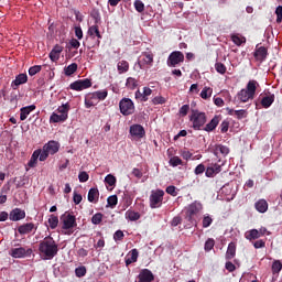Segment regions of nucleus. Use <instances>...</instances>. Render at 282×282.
Masks as SVG:
<instances>
[{"label": "nucleus", "mask_w": 282, "mask_h": 282, "mask_svg": "<svg viewBox=\"0 0 282 282\" xmlns=\"http://www.w3.org/2000/svg\"><path fill=\"white\" fill-rule=\"evenodd\" d=\"M152 104L153 106H163L166 104V98H164V96H154V98H152Z\"/></svg>", "instance_id": "obj_44"}, {"label": "nucleus", "mask_w": 282, "mask_h": 282, "mask_svg": "<svg viewBox=\"0 0 282 282\" xmlns=\"http://www.w3.org/2000/svg\"><path fill=\"white\" fill-rule=\"evenodd\" d=\"M61 143L56 142V140H50L42 147V154L40 161H46L48 155H54L59 151Z\"/></svg>", "instance_id": "obj_6"}, {"label": "nucleus", "mask_w": 282, "mask_h": 282, "mask_svg": "<svg viewBox=\"0 0 282 282\" xmlns=\"http://www.w3.org/2000/svg\"><path fill=\"white\" fill-rule=\"evenodd\" d=\"M184 62V53L182 51H173L167 57L169 67H177V65Z\"/></svg>", "instance_id": "obj_11"}, {"label": "nucleus", "mask_w": 282, "mask_h": 282, "mask_svg": "<svg viewBox=\"0 0 282 282\" xmlns=\"http://www.w3.org/2000/svg\"><path fill=\"white\" fill-rule=\"evenodd\" d=\"M154 62V55L152 53H143L141 59H139V67L144 68V65H152Z\"/></svg>", "instance_id": "obj_19"}, {"label": "nucleus", "mask_w": 282, "mask_h": 282, "mask_svg": "<svg viewBox=\"0 0 282 282\" xmlns=\"http://www.w3.org/2000/svg\"><path fill=\"white\" fill-rule=\"evenodd\" d=\"M220 122V117L215 116L213 119L203 128L204 131L210 132L215 131Z\"/></svg>", "instance_id": "obj_23"}, {"label": "nucleus", "mask_w": 282, "mask_h": 282, "mask_svg": "<svg viewBox=\"0 0 282 282\" xmlns=\"http://www.w3.org/2000/svg\"><path fill=\"white\" fill-rule=\"evenodd\" d=\"M212 95L213 88L205 86V88L202 89L200 97L203 98V100H208V98H210Z\"/></svg>", "instance_id": "obj_39"}, {"label": "nucleus", "mask_w": 282, "mask_h": 282, "mask_svg": "<svg viewBox=\"0 0 282 282\" xmlns=\"http://www.w3.org/2000/svg\"><path fill=\"white\" fill-rule=\"evenodd\" d=\"M214 246H215V239L209 238V239H207V241L205 242L204 249H205V251H210V250H213Z\"/></svg>", "instance_id": "obj_56"}, {"label": "nucleus", "mask_w": 282, "mask_h": 282, "mask_svg": "<svg viewBox=\"0 0 282 282\" xmlns=\"http://www.w3.org/2000/svg\"><path fill=\"white\" fill-rule=\"evenodd\" d=\"M154 279V274L150 269H142L138 275V282H152Z\"/></svg>", "instance_id": "obj_14"}, {"label": "nucleus", "mask_w": 282, "mask_h": 282, "mask_svg": "<svg viewBox=\"0 0 282 282\" xmlns=\"http://www.w3.org/2000/svg\"><path fill=\"white\" fill-rule=\"evenodd\" d=\"M93 83L91 79H78L75 80L69 85L70 89H74L75 91H83V89L91 88Z\"/></svg>", "instance_id": "obj_12"}, {"label": "nucleus", "mask_w": 282, "mask_h": 282, "mask_svg": "<svg viewBox=\"0 0 282 282\" xmlns=\"http://www.w3.org/2000/svg\"><path fill=\"white\" fill-rule=\"evenodd\" d=\"M271 269H272L273 274H279V272L282 271L281 260H274L273 263H272Z\"/></svg>", "instance_id": "obj_42"}, {"label": "nucleus", "mask_w": 282, "mask_h": 282, "mask_svg": "<svg viewBox=\"0 0 282 282\" xmlns=\"http://www.w3.org/2000/svg\"><path fill=\"white\" fill-rule=\"evenodd\" d=\"M189 121H192V127L194 130H203L207 122L206 112H199V110H192Z\"/></svg>", "instance_id": "obj_4"}, {"label": "nucleus", "mask_w": 282, "mask_h": 282, "mask_svg": "<svg viewBox=\"0 0 282 282\" xmlns=\"http://www.w3.org/2000/svg\"><path fill=\"white\" fill-rule=\"evenodd\" d=\"M25 83H28V74H19L12 80L11 86L13 89H18L20 85H25Z\"/></svg>", "instance_id": "obj_21"}, {"label": "nucleus", "mask_w": 282, "mask_h": 282, "mask_svg": "<svg viewBox=\"0 0 282 282\" xmlns=\"http://www.w3.org/2000/svg\"><path fill=\"white\" fill-rule=\"evenodd\" d=\"M215 69L216 72H218V74L224 75L227 72V66L225 65V63L217 62L215 63Z\"/></svg>", "instance_id": "obj_46"}, {"label": "nucleus", "mask_w": 282, "mask_h": 282, "mask_svg": "<svg viewBox=\"0 0 282 282\" xmlns=\"http://www.w3.org/2000/svg\"><path fill=\"white\" fill-rule=\"evenodd\" d=\"M78 70L77 63H70V65L64 67L65 76H73Z\"/></svg>", "instance_id": "obj_36"}, {"label": "nucleus", "mask_w": 282, "mask_h": 282, "mask_svg": "<svg viewBox=\"0 0 282 282\" xmlns=\"http://www.w3.org/2000/svg\"><path fill=\"white\" fill-rule=\"evenodd\" d=\"M86 272H87V269L85 265L77 267V269H75V274L77 278L86 276Z\"/></svg>", "instance_id": "obj_48"}, {"label": "nucleus", "mask_w": 282, "mask_h": 282, "mask_svg": "<svg viewBox=\"0 0 282 282\" xmlns=\"http://www.w3.org/2000/svg\"><path fill=\"white\" fill-rule=\"evenodd\" d=\"M273 101H275V95L269 94L262 97L260 104L264 109H269L272 106Z\"/></svg>", "instance_id": "obj_29"}, {"label": "nucleus", "mask_w": 282, "mask_h": 282, "mask_svg": "<svg viewBox=\"0 0 282 282\" xmlns=\"http://www.w3.org/2000/svg\"><path fill=\"white\" fill-rule=\"evenodd\" d=\"M59 224V218L56 215H50L48 225L51 229H56Z\"/></svg>", "instance_id": "obj_41"}, {"label": "nucleus", "mask_w": 282, "mask_h": 282, "mask_svg": "<svg viewBox=\"0 0 282 282\" xmlns=\"http://www.w3.org/2000/svg\"><path fill=\"white\" fill-rule=\"evenodd\" d=\"M108 206H110L111 208H115V206L118 205V196L113 195V196H109L107 199Z\"/></svg>", "instance_id": "obj_52"}, {"label": "nucleus", "mask_w": 282, "mask_h": 282, "mask_svg": "<svg viewBox=\"0 0 282 282\" xmlns=\"http://www.w3.org/2000/svg\"><path fill=\"white\" fill-rule=\"evenodd\" d=\"M152 93H153L152 89L148 88V87L143 88V93H141L140 89H138L135 91V98H141V101H148L149 97H151Z\"/></svg>", "instance_id": "obj_28"}, {"label": "nucleus", "mask_w": 282, "mask_h": 282, "mask_svg": "<svg viewBox=\"0 0 282 282\" xmlns=\"http://www.w3.org/2000/svg\"><path fill=\"white\" fill-rule=\"evenodd\" d=\"M42 70V66L41 65H34V66H30L29 68V76H36V74H39V72Z\"/></svg>", "instance_id": "obj_50"}, {"label": "nucleus", "mask_w": 282, "mask_h": 282, "mask_svg": "<svg viewBox=\"0 0 282 282\" xmlns=\"http://www.w3.org/2000/svg\"><path fill=\"white\" fill-rule=\"evenodd\" d=\"M213 224V218L208 215L207 217L203 218V227L207 228L210 227Z\"/></svg>", "instance_id": "obj_61"}, {"label": "nucleus", "mask_w": 282, "mask_h": 282, "mask_svg": "<svg viewBox=\"0 0 282 282\" xmlns=\"http://www.w3.org/2000/svg\"><path fill=\"white\" fill-rule=\"evenodd\" d=\"M113 239L115 241L118 243V241H122V239H124V232L123 230H117L115 234H113Z\"/></svg>", "instance_id": "obj_54"}, {"label": "nucleus", "mask_w": 282, "mask_h": 282, "mask_svg": "<svg viewBox=\"0 0 282 282\" xmlns=\"http://www.w3.org/2000/svg\"><path fill=\"white\" fill-rule=\"evenodd\" d=\"M36 109V105H28V107H22L20 110V119L21 121H25L28 119V116H30L33 110Z\"/></svg>", "instance_id": "obj_24"}, {"label": "nucleus", "mask_w": 282, "mask_h": 282, "mask_svg": "<svg viewBox=\"0 0 282 282\" xmlns=\"http://www.w3.org/2000/svg\"><path fill=\"white\" fill-rule=\"evenodd\" d=\"M165 192H166L167 194H170L171 196H173V197L177 196V191H176L175 185H169V186L165 188Z\"/></svg>", "instance_id": "obj_58"}, {"label": "nucleus", "mask_w": 282, "mask_h": 282, "mask_svg": "<svg viewBox=\"0 0 282 282\" xmlns=\"http://www.w3.org/2000/svg\"><path fill=\"white\" fill-rule=\"evenodd\" d=\"M41 154H43V149L34 150L33 154L31 155V159L29 160L28 166L30 169H35L37 164V160H41Z\"/></svg>", "instance_id": "obj_20"}, {"label": "nucleus", "mask_w": 282, "mask_h": 282, "mask_svg": "<svg viewBox=\"0 0 282 282\" xmlns=\"http://www.w3.org/2000/svg\"><path fill=\"white\" fill-rule=\"evenodd\" d=\"M118 70L120 74H123L124 72H128L130 68V63L127 62L126 59H122L121 62H118Z\"/></svg>", "instance_id": "obj_37"}, {"label": "nucleus", "mask_w": 282, "mask_h": 282, "mask_svg": "<svg viewBox=\"0 0 282 282\" xmlns=\"http://www.w3.org/2000/svg\"><path fill=\"white\" fill-rule=\"evenodd\" d=\"M9 253L13 259H25L26 257L32 256L33 250L32 248L26 249V248L20 247V248H12L9 251Z\"/></svg>", "instance_id": "obj_10"}, {"label": "nucleus", "mask_w": 282, "mask_h": 282, "mask_svg": "<svg viewBox=\"0 0 282 282\" xmlns=\"http://www.w3.org/2000/svg\"><path fill=\"white\" fill-rule=\"evenodd\" d=\"M78 180L82 183L88 182L89 181V175L87 173V171H80L78 174Z\"/></svg>", "instance_id": "obj_55"}, {"label": "nucleus", "mask_w": 282, "mask_h": 282, "mask_svg": "<svg viewBox=\"0 0 282 282\" xmlns=\"http://www.w3.org/2000/svg\"><path fill=\"white\" fill-rule=\"evenodd\" d=\"M130 134L135 139H143L145 137V130L141 124H132L130 126Z\"/></svg>", "instance_id": "obj_13"}, {"label": "nucleus", "mask_w": 282, "mask_h": 282, "mask_svg": "<svg viewBox=\"0 0 282 282\" xmlns=\"http://www.w3.org/2000/svg\"><path fill=\"white\" fill-rule=\"evenodd\" d=\"M164 196H165V192L162 188H156V191H151L149 196L150 208H152V210L156 208H161L164 202Z\"/></svg>", "instance_id": "obj_5"}, {"label": "nucleus", "mask_w": 282, "mask_h": 282, "mask_svg": "<svg viewBox=\"0 0 282 282\" xmlns=\"http://www.w3.org/2000/svg\"><path fill=\"white\" fill-rule=\"evenodd\" d=\"M64 47L59 44H56L53 50L50 52V58L52 62H57L59 59L61 53L63 52Z\"/></svg>", "instance_id": "obj_26"}, {"label": "nucleus", "mask_w": 282, "mask_h": 282, "mask_svg": "<svg viewBox=\"0 0 282 282\" xmlns=\"http://www.w3.org/2000/svg\"><path fill=\"white\" fill-rule=\"evenodd\" d=\"M223 170V167L220 166V164H212V166H208L207 170L205 171V175L208 177H213L215 175H217V173H220Z\"/></svg>", "instance_id": "obj_27"}, {"label": "nucleus", "mask_w": 282, "mask_h": 282, "mask_svg": "<svg viewBox=\"0 0 282 282\" xmlns=\"http://www.w3.org/2000/svg\"><path fill=\"white\" fill-rule=\"evenodd\" d=\"M86 109H90V107L98 106L97 102V93H87L84 100Z\"/></svg>", "instance_id": "obj_16"}, {"label": "nucleus", "mask_w": 282, "mask_h": 282, "mask_svg": "<svg viewBox=\"0 0 282 282\" xmlns=\"http://www.w3.org/2000/svg\"><path fill=\"white\" fill-rule=\"evenodd\" d=\"M39 251L44 259L52 260L57 256L59 248L52 236H46L39 242Z\"/></svg>", "instance_id": "obj_1"}, {"label": "nucleus", "mask_w": 282, "mask_h": 282, "mask_svg": "<svg viewBox=\"0 0 282 282\" xmlns=\"http://www.w3.org/2000/svg\"><path fill=\"white\" fill-rule=\"evenodd\" d=\"M170 164L173 167L183 165V159H181L178 155H174L173 158L170 159Z\"/></svg>", "instance_id": "obj_45"}, {"label": "nucleus", "mask_w": 282, "mask_h": 282, "mask_svg": "<svg viewBox=\"0 0 282 282\" xmlns=\"http://www.w3.org/2000/svg\"><path fill=\"white\" fill-rule=\"evenodd\" d=\"M235 116H236V118H238V119H243V118H247L248 112H247V110H245L243 108H241L240 110H235Z\"/></svg>", "instance_id": "obj_57"}, {"label": "nucleus", "mask_w": 282, "mask_h": 282, "mask_svg": "<svg viewBox=\"0 0 282 282\" xmlns=\"http://www.w3.org/2000/svg\"><path fill=\"white\" fill-rule=\"evenodd\" d=\"M236 251H237L236 242H229L228 249L226 251V259L227 260L234 259V257H236Z\"/></svg>", "instance_id": "obj_31"}, {"label": "nucleus", "mask_w": 282, "mask_h": 282, "mask_svg": "<svg viewBox=\"0 0 282 282\" xmlns=\"http://www.w3.org/2000/svg\"><path fill=\"white\" fill-rule=\"evenodd\" d=\"M105 183L108 184L110 187H115L117 185V176L111 174L105 176Z\"/></svg>", "instance_id": "obj_43"}, {"label": "nucleus", "mask_w": 282, "mask_h": 282, "mask_svg": "<svg viewBox=\"0 0 282 282\" xmlns=\"http://www.w3.org/2000/svg\"><path fill=\"white\" fill-rule=\"evenodd\" d=\"M34 229H37V227H35V224H33V221H29L28 224L20 225L18 227V232L20 235H30L31 232H33Z\"/></svg>", "instance_id": "obj_17"}, {"label": "nucleus", "mask_w": 282, "mask_h": 282, "mask_svg": "<svg viewBox=\"0 0 282 282\" xmlns=\"http://www.w3.org/2000/svg\"><path fill=\"white\" fill-rule=\"evenodd\" d=\"M231 41L234 44H236L237 46H241V44L247 43V39L240 36L238 33H232L231 34Z\"/></svg>", "instance_id": "obj_35"}, {"label": "nucleus", "mask_w": 282, "mask_h": 282, "mask_svg": "<svg viewBox=\"0 0 282 282\" xmlns=\"http://www.w3.org/2000/svg\"><path fill=\"white\" fill-rule=\"evenodd\" d=\"M260 87V84L256 79L249 80V83L246 86V89H241V91L238 93V98L240 101H249L253 100L257 89Z\"/></svg>", "instance_id": "obj_2"}, {"label": "nucleus", "mask_w": 282, "mask_h": 282, "mask_svg": "<svg viewBox=\"0 0 282 282\" xmlns=\"http://www.w3.org/2000/svg\"><path fill=\"white\" fill-rule=\"evenodd\" d=\"M203 210V205L198 200H194L189 206L186 208V219L188 221H193L194 217Z\"/></svg>", "instance_id": "obj_9"}, {"label": "nucleus", "mask_w": 282, "mask_h": 282, "mask_svg": "<svg viewBox=\"0 0 282 282\" xmlns=\"http://www.w3.org/2000/svg\"><path fill=\"white\" fill-rule=\"evenodd\" d=\"M126 86L129 89H135L139 86V82L134 77H128V79L126 82Z\"/></svg>", "instance_id": "obj_38"}, {"label": "nucleus", "mask_w": 282, "mask_h": 282, "mask_svg": "<svg viewBox=\"0 0 282 282\" xmlns=\"http://www.w3.org/2000/svg\"><path fill=\"white\" fill-rule=\"evenodd\" d=\"M50 122H63V117L61 116V113L52 112V115L50 116Z\"/></svg>", "instance_id": "obj_51"}, {"label": "nucleus", "mask_w": 282, "mask_h": 282, "mask_svg": "<svg viewBox=\"0 0 282 282\" xmlns=\"http://www.w3.org/2000/svg\"><path fill=\"white\" fill-rule=\"evenodd\" d=\"M191 109V106L189 105H183L181 108H180V113L181 116H187L188 113V110Z\"/></svg>", "instance_id": "obj_63"}, {"label": "nucleus", "mask_w": 282, "mask_h": 282, "mask_svg": "<svg viewBox=\"0 0 282 282\" xmlns=\"http://www.w3.org/2000/svg\"><path fill=\"white\" fill-rule=\"evenodd\" d=\"M25 217H26V213L24 212V209H21V208H14L9 214V218L12 221L23 220V218Z\"/></svg>", "instance_id": "obj_15"}, {"label": "nucleus", "mask_w": 282, "mask_h": 282, "mask_svg": "<svg viewBox=\"0 0 282 282\" xmlns=\"http://www.w3.org/2000/svg\"><path fill=\"white\" fill-rule=\"evenodd\" d=\"M206 172V166H204V164H198L195 167V174L196 175H202V173Z\"/></svg>", "instance_id": "obj_62"}, {"label": "nucleus", "mask_w": 282, "mask_h": 282, "mask_svg": "<svg viewBox=\"0 0 282 282\" xmlns=\"http://www.w3.org/2000/svg\"><path fill=\"white\" fill-rule=\"evenodd\" d=\"M126 218L131 221H137L139 218H141V213L134 212L133 209H128L126 212Z\"/></svg>", "instance_id": "obj_34"}, {"label": "nucleus", "mask_w": 282, "mask_h": 282, "mask_svg": "<svg viewBox=\"0 0 282 282\" xmlns=\"http://www.w3.org/2000/svg\"><path fill=\"white\" fill-rule=\"evenodd\" d=\"M139 259V251L137 248L130 250L128 256L126 257V265L129 267L131 263L138 262Z\"/></svg>", "instance_id": "obj_22"}, {"label": "nucleus", "mask_w": 282, "mask_h": 282, "mask_svg": "<svg viewBox=\"0 0 282 282\" xmlns=\"http://www.w3.org/2000/svg\"><path fill=\"white\" fill-rule=\"evenodd\" d=\"M260 238V234L258 229H251L249 230V234L247 236V239H259Z\"/></svg>", "instance_id": "obj_53"}, {"label": "nucleus", "mask_w": 282, "mask_h": 282, "mask_svg": "<svg viewBox=\"0 0 282 282\" xmlns=\"http://www.w3.org/2000/svg\"><path fill=\"white\" fill-rule=\"evenodd\" d=\"M72 109L69 102L63 104L57 108V112L63 117L62 122L67 121L69 118V110Z\"/></svg>", "instance_id": "obj_18"}, {"label": "nucleus", "mask_w": 282, "mask_h": 282, "mask_svg": "<svg viewBox=\"0 0 282 282\" xmlns=\"http://www.w3.org/2000/svg\"><path fill=\"white\" fill-rule=\"evenodd\" d=\"M254 208L260 214H265V212H268V208H269L268 200H265V199L257 200V203H254Z\"/></svg>", "instance_id": "obj_30"}, {"label": "nucleus", "mask_w": 282, "mask_h": 282, "mask_svg": "<svg viewBox=\"0 0 282 282\" xmlns=\"http://www.w3.org/2000/svg\"><path fill=\"white\" fill-rule=\"evenodd\" d=\"M102 217H104L102 213H95V215L91 217V223L95 226H98L99 224H101Z\"/></svg>", "instance_id": "obj_47"}, {"label": "nucleus", "mask_w": 282, "mask_h": 282, "mask_svg": "<svg viewBox=\"0 0 282 282\" xmlns=\"http://www.w3.org/2000/svg\"><path fill=\"white\" fill-rule=\"evenodd\" d=\"M275 14H276V23L282 22V6H278L275 9Z\"/></svg>", "instance_id": "obj_60"}, {"label": "nucleus", "mask_w": 282, "mask_h": 282, "mask_svg": "<svg viewBox=\"0 0 282 282\" xmlns=\"http://www.w3.org/2000/svg\"><path fill=\"white\" fill-rule=\"evenodd\" d=\"M61 221L62 229L64 230H72L74 227H77L76 217L75 215H72V213H65V215L61 217Z\"/></svg>", "instance_id": "obj_8"}, {"label": "nucleus", "mask_w": 282, "mask_h": 282, "mask_svg": "<svg viewBox=\"0 0 282 282\" xmlns=\"http://www.w3.org/2000/svg\"><path fill=\"white\" fill-rule=\"evenodd\" d=\"M229 152H230V149L227 145H223L221 143L215 145V155L221 154L226 156L229 154Z\"/></svg>", "instance_id": "obj_32"}, {"label": "nucleus", "mask_w": 282, "mask_h": 282, "mask_svg": "<svg viewBox=\"0 0 282 282\" xmlns=\"http://www.w3.org/2000/svg\"><path fill=\"white\" fill-rule=\"evenodd\" d=\"M230 128V122L229 121H223L220 124V132L221 133H227V131Z\"/></svg>", "instance_id": "obj_59"}, {"label": "nucleus", "mask_w": 282, "mask_h": 282, "mask_svg": "<svg viewBox=\"0 0 282 282\" xmlns=\"http://www.w3.org/2000/svg\"><path fill=\"white\" fill-rule=\"evenodd\" d=\"M134 8L138 11V13H143V11L145 9L144 2L142 0H135Z\"/></svg>", "instance_id": "obj_49"}, {"label": "nucleus", "mask_w": 282, "mask_h": 282, "mask_svg": "<svg viewBox=\"0 0 282 282\" xmlns=\"http://www.w3.org/2000/svg\"><path fill=\"white\" fill-rule=\"evenodd\" d=\"M267 56H268V50L265 46L257 47V50L254 51V58L258 59L259 62H264Z\"/></svg>", "instance_id": "obj_25"}, {"label": "nucleus", "mask_w": 282, "mask_h": 282, "mask_svg": "<svg viewBox=\"0 0 282 282\" xmlns=\"http://www.w3.org/2000/svg\"><path fill=\"white\" fill-rule=\"evenodd\" d=\"M100 39H102V35L100 34V30L98 25H91L88 28V37H86V43L88 50H91V47L99 46Z\"/></svg>", "instance_id": "obj_3"}, {"label": "nucleus", "mask_w": 282, "mask_h": 282, "mask_svg": "<svg viewBox=\"0 0 282 282\" xmlns=\"http://www.w3.org/2000/svg\"><path fill=\"white\" fill-rule=\"evenodd\" d=\"M119 109L122 116H131L135 111V105L131 98H122L119 101Z\"/></svg>", "instance_id": "obj_7"}, {"label": "nucleus", "mask_w": 282, "mask_h": 282, "mask_svg": "<svg viewBox=\"0 0 282 282\" xmlns=\"http://www.w3.org/2000/svg\"><path fill=\"white\" fill-rule=\"evenodd\" d=\"M99 199V191L96 187H91L88 192V202L97 203Z\"/></svg>", "instance_id": "obj_33"}, {"label": "nucleus", "mask_w": 282, "mask_h": 282, "mask_svg": "<svg viewBox=\"0 0 282 282\" xmlns=\"http://www.w3.org/2000/svg\"><path fill=\"white\" fill-rule=\"evenodd\" d=\"M108 95L109 93L107 89H100L99 91H96L97 104H99V101L106 100Z\"/></svg>", "instance_id": "obj_40"}, {"label": "nucleus", "mask_w": 282, "mask_h": 282, "mask_svg": "<svg viewBox=\"0 0 282 282\" xmlns=\"http://www.w3.org/2000/svg\"><path fill=\"white\" fill-rule=\"evenodd\" d=\"M183 218L180 216L173 217V220L171 221L172 227H177L180 224H182Z\"/></svg>", "instance_id": "obj_64"}]
</instances>
